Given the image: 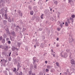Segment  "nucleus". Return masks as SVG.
<instances>
[{"label":"nucleus","mask_w":75,"mask_h":75,"mask_svg":"<svg viewBox=\"0 0 75 75\" xmlns=\"http://www.w3.org/2000/svg\"><path fill=\"white\" fill-rule=\"evenodd\" d=\"M6 33L8 34H10V32L9 31V30L8 29H7V30H6Z\"/></svg>","instance_id":"nucleus-12"},{"label":"nucleus","mask_w":75,"mask_h":75,"mask_svg":"<svg viewBox=\"0 0 75 75\" xmlns=\"http://www.w3.org/2000/svg\"><path fill=\"white\" fill-rule=\"evenodd\" d=\"M58 14H59V15H58L57 17L58 18H59V13H58Z\"/></svg>","instance_id":"nucleus-49"},{"label":"nucleus","mask_w":75,"mask_h":75,"mask_svg":"<svg viewBox=\"0 0 75 75\" xmlns=\"http://www.w3.org/2000/svg\"><path fill=\"white\" fill-rule=\"evenodd\" d=\"M56 64L57 67H59V63H58V62H56Z\"/></svg>","instance_id":"nucleus-24"},{"label":"nucleus","mask_w":75,"mask_h":75,"mask_svg":"<svg viewBox=\"0 0 75 75\" xmlns=\"http://www.w3.org/2000/svg\"><path fill=\"white\" fill-rule=\"evenodd\" d=\"M69 20L71 21V23H74V19L71 17H70L69 18Z\"/></svg>","instance_id":"nucleus-6"},{"label":"nucleus","mask_w":75,"mask_h":75,"mask_svg":"<svg viewBox=\"0 0 75 75\" xmlns=\"http://www.w3.org/2000/svg\"><path fill=\"white\" fill-rule=\"evenodd\" d=\"M71 17L72 18H75V15H73L71 16Z\"/></svg>","instance_id":"nucleus-34"},{"label":"nucleus","mask_w":75,"mask_h":75,"mask_svg":"<svg viewBox=\"0 0 75 75\" xmlns=\"http://www.w3.org/2000/svg\"><path fill=\"white\" fill-rule=\"evenodd\" d=\"M0 48L3 50H4V47L2 45H0Z\"/></svg>","instance_id":"nucleus-20"},{"label":"nucleus","mask_w":75,"mask_h":75,"mask_svg":"<svg viewBox=\"0 0 75 75\" xmlns=\"http://www.w3.org/2000/svg\"><path fill=\"white\" fill-rule=\"evenodd\" d=\"M49 70H48V69H46V72H49Z\"/></svg>","instance_id":"nucleus-35"},{"label":"nucleus","mask_w":75,"mask_h":75,"mask_svg":"<svg viewBox=\"0 0 75 75\" xmlns=\"http://www.w3.org/2000/svg\"><path fill=\"white\" fill-rule=\"evenodd\" d=\"M10 40L12 41H14V37H11L10 36Z\"/></svg>","instance_id":"nucleus-5"},{"label":"nucleus","mask_w":75,"mask_h":75,"mask_svg":"<svg viewBox=\"0 0 75 75\" xmlns=\"http://www.w3.org/2000/svg\"><path fill=\"white\" fill-rule=\"evenodd\" d=\"M16 68H14L13 70V72H16Z\"/></svg>","instance_id":"nucleus-33"},{"label":"nucleus","mask_w":75,"mask_h":75,"mask_svg":"<svg viewBox=\"0 0 75 75\" xmlns=\"http://www.w3.org/2000/svg\"><path fill=\"white\" fill-rule=\"evenodd\" d=\"M54 3L56 4V5H57V4L58 3V1H56L54 2Z\"/></svg>","instance_id":"nucleus-29"},{"label":"nucleus","mask_w":75,"mask_h":75,"mask_svg":"<svg viewBox=\"0 0 75 75\" xmlns=\"http://www.w3.org/2000/svg\"><path fill=\"white\" fill-rule=\"evenodd\" d=\"M9 74L10 75H13V73L10 72V71H9Z\"/></svg>","instance_id":"nucleus-36"},{"label":"nucleus","mask_w":75,"mask_h":75,"mask_svg":"<svg viewBox=\"0 0 75 75\" xmlns=\"http://www.w3.org/2000/svg\"><path fill=\"white\" fill-rule=\"evenodd\" d=\"M69 1V3H70L71 4V3L73 2V1L72 0H68Z\"/></svg>","instance_id":"nucleus-21"},{"label":"nucleus","mask_w":75,"mask_h":75,"mask_svg":"<svg viewBox=\"0 0 75 75\" xmlns=\"http://www.w3.org/2000/svg\"><path fill=\"white\" fill-rule=\"evenodd\" d=\"M51 52H53V50H52V49L51 50Z\"/></svg>","instance_id":"nucleus-59"},{"label":"nucleus","mask_w":75,"mask_h":75,"mask_svg":"<svg viewBox=\"0 0 75 75\" xmlns=\"http://www.w3.org/2000/svg\"><path fill=\"white\" fill-rule=\"evenodd\" d=\"M67 21V23L68 24H70V23H71V21H69V19H68Z\"/></svg>","instance_id":"nucleus-25"},{"label":"nucleus","mask_w":75,"mask_h":75,"mask_svg":"<svg viewBox=\"0 0 75 75\" xmlns=\"http://www.w3.org/2000/svg\"><path fill=\"white\" fill-rule=\"evenodd\" d=\"M30 15H33L34 14V11H31L30 12Z\"/></svg>","instance_id":"nucleus-16"},{"label":"nucleus","mask_w":75,"mask_h":75,"mask_svg":"<svg viewBox=\"0 0 75 75\" xmlns=\"http://www.w3.org/2000/svg\"><path fill=\"white\" fill-rule=\"evenodd\" d=\"M4 17L6 20L7 19V14L6 13L4 15Z\"/></svg>","instance_id":"nucleus-13"},{"label":"nucleus","mask_w":75,"mask_h":75,"mask_svg":"<svg viewBox=\"0 0 75 75\" xmlns=\"http://www.w3.org/2000/svg\"><path fill=\"white\" fill-rule=\"evenodd\" d=\"M0 5L4 7L5 6V1L4 0H1L0 1Z\"/></svg>","instance_id":"nucleus-1"},{"label":"nucleus","mask_w":75,"mask_h":75,"mask_svg":"<svg viewBox=\"0 0 75 75\" xmlns=\"http://www.w3.org/2000/svg\"><path fill=\"white\" fill-rule=\"evenodd\" d=\"M2 20V18H1V15H0V20Z\"/></svg>","instance_id":"nucleus-47"},{"label":"nucleus","mask_w":75,"mask_h":75,"mask_svg":"<svg viewBox=\"0 0 75 75\" xmlns=\"http://www.w3.org/2000/svg\"><path fill=\"white\" fill-rule=\"evenodd\" d=\"M8 44H11V41H10L9 40L8 41Z\"/></svg>","instance_id":"nucleus-32"},{"label":"nucleus","mask_w":75,"mask_h":75,"mask_svg":"<svg viewBox=\"0 0 75 75\" xmlns=\"http://www.w3.org/2000/svg\"><path fill=\"white\" fill-rule=\"evenodd\" d=\"M70 51V50L69 49H67V50H66V51H67V52H68L69 51Z\"/></svg>","instance_id":"nucleus-46"},{"label":"nucleus","mask_w":75,"mask_h":75,"mask_svg":"<svg viewBox=\"0 0 75 75\" xmlns=\"http://www.w3.org/2000/svg\"><path fill=\"white\" fill-rule=\"evenodd\" d=\"M12 21H13V20H14V19L13 18H12Z\"/></svg>","instance_id":"nucleus-56"},{"label":"nucleus","mask_w":75,"mask_h":75,"mask_svg":"<svg viewBox=\"0 0 75 75\" xmlns=\"http://www.w3.org/2000/svg\"><path fill=\"white\" fill-rule=\"evenodd\" d=\"M30 3H32V1H30Z\"/></svg>","instance_id":"nucleus-63"},{"label":"nucleus","mask_w":75,"mask_h":75,"mask_svg":"<svg viewBox=\"0 0 75 75\" xmlns=\"http://www.w3.org/2000/svg\"><path fill=\"white\" fill-rule=\"evenodd\" d=\"M6 70H7V71H8V69L7 68H6Z\"/></svg>","instance_id":"nucleus-58"},{"label":"nucleus","mask_w":75,"mask_h":75,"mask_svg":"<svg viewBox=\"0 0 75 75\" xmlns=\"http://www.w3.org/2000/svg\"><path fill=\"white\" fill-rule=\"evenodd\" d=\"M63 54H64V52H62L60 54V56L61 57H64Z\"/></svg>","instance_id":"nucleus-17"},{"label":"nucleus","mask_w":75,"mask_h":75,"mask_svg":"<svg viewBox=\"0 0 75 75\" xmlns=\"http://www.w3.org/2000/svg\"><path fill=\"white\" fill-rule=\"evenodd\" d=\"M69 69H67V72H69Z\"/></svg>","instance_id":"nucleus-44"},{"label":"nucleus","mask_w":75,"mask_h":75,"mask_svg":"<svg viewBox=\"0 0 75 75\" xmlns=\"http://www.w3.org/2000/svg\"><path fill=\"white\" fill-rule=\"evenodd\" d=\"M43 17H44V14H42L40 16V18L41 19H43Z\"/></svg>","instance_id":"nucleus-19"},{"label":"nucleus","mask_w":75,"mask_h":75,"mask_svg":"<svg viewBox=\"0 0 75 75\" xmlns=\"http://www.w3.org/2000/svg\"><path fill=\"white\" fill-rule=\"evenodd\" d=\"M3 39V37L1 36L0 37V40H1Z\"/></svg>","instance_id":"nucleus-38"},{"label":"nucleus","mask_w":75,"mask_h":75,"mask_svg":"<svg viewBox=\"0 0 75 75\" xmlns=\"http://www.w3.org/2000/svg\"><path fill=\"white\" fill-rule=\"evenodd\" d=\"M11 58L9 59V61H11Z\"/></svg>","instance_id":"nucleus-57"},{"label":"nucleus","mask_w":75,"mask_h":75,"mask_svg":"<svg viewBox=\"0 0 75 75\" xmlns=\"http://www.w3.org/2000/svg\"><path fill=\"white\" fill-rule=\"evenodd\" d=\"M32 75H35V73H32Z\"/></svg>","instance_id":"nucleus-41"},{"label":"nucleus","mask_w":75,"mask_h":75,"mask_svg":"<svg viewBox=\"0 0 75 75\" xmlns=\"http://www.w3.org/2000/svg\"><path fill=\"white\" fill-rule=\"evenodd\" d=\"M69 25H68V23L67 22H65V26L66 27H68Z\"/></svg>","instance_id":"nucleus-15"},{"label":"nucleus","mask_w":75,"mask_h":75,"mask_svg":"<svg viewBox=\"0 0 75 75\" xmlns=\"http://www.w3.org/2000/svg\"><path fill=\"white\" fill-rule=\"evenodd\" d=\"M11 34H12L13 36H15V35H16L15 34V32H14V31L11 32Z\"/></svg>","instance_id":"nucleus-11"},{"label":"nucleus","mask_w":75,"mask_h":75,"mask_svg":"<svg viewBox=\"0 0 75 75\" xmlns=\"http://www.w3.org/2000/svg\"><path fill=\"white\" fill-rule=\"evenodd\" d=\"M4 13V9H2L0 10V14H2V13Z\"/></svg>","instance_id":"nucleus-4"},{"label":"nucleus","mask_w":75,"mask_h":75,"mask_svg":"<svg viewBox=\"0 0 75 75\" xmlns=\"http://www.w3.org/2000/svg\"><path fill=\"white\" fill-rule=\"evenodd\" d=\"M33 64L34 65V68L35 69H37V64L35 63H33Z\"/></svg>","instance_id":"nucleus-10"},{"label":"nucleus","mask_w":75,"mask_h":75,"mask_svg":"<svg viewBox=\"0 0 75 75\" xmlns=\"http://www.w3.org/2000/svg\"><path fill=\"white\" fill-rule=\"evenodd\" d=\"M56 40L57 41H58L59 40V38H57Z\"/></svg>","instance_id":"nucleus-55"},{"label":"nucleus","mask_w":75,"mask_h":75,"mask_svg":"<svg viewBox=\"0 0 75 75\" xmlns=\"http://www.w3.org/2000/svg\"><path fill=\"white\" fill-rule=\"evenodd\" d=\"M45 64H47V63H48V62H47V61H46L45 62Z\"/></svg>","instance_id":"nucleus-50"},{"label":"nucleus","mask_w":75,"mask_h":75,"mask_svg":"<svg viewBox=\"0 0 75 75\" xmlns=\"http://www.w3.org/2000/svg\"><path fill=\"white\" fill-rule=\"evenodd\" d=\"M71 64L73 65L75 64V61H74V60L72 59L71 60Z\"/></svg>","instance_id":"nucleus-7"},{"label":"nucleus","mask_w":75,"mask_h":75,"mask_svg":"<svg viewBox=\"0 0 75 75\" xmlns=\"http://www.w3.org/2000/svg\"><path fill=\"white\" fill-rule=\"evenodd\" d=\"M17 66V71H18L19 70V69L20 68V66Z\"/></svg>","instance_id":"nucleus-27"},{"label":"nucleus","mask_w":75,"mask_h":75,"mask_svg":"<svg viewBox=\"0 0 75 75\" xmlns=\"http://www.w3.org/2000/svg\"><path fill=\"white\" fill-rule=\"evenodd\" d=\"M72 41H74V39H72Z\"/></svg>","instance_id":"nucleus-64"},{"label":"nucleus","mask_w":75,"mask_h":75,"mask_svg":"<svg viewBox=\"0 0 75 75\" xmlns=\"http://www.w3.org/2000/svg\"><path fill=\"white\" fill-rule=\"evenodd\" d=\"M8 21L10 22V23H11V20L10 19V18H9L8 20Z\"/></svg>","instance_id":"nucleus-30"},{"label":"nucleus","mask_w":75,"mask_h":75,"mask_svg":"<svg viewBox=\"0 0 75 75\" xmlns=\"http://www.w3.org/2000/svg\"><path fill=\"white\" fill-rule=\"evenodd\" d=\"M29 8L30 10H31V7H29Z\"/></svg>","instance_id":"nucleus-51"},{"label":"nucleus","mask_w":75,"mask_h":75,"mask_svg":"<svg viewBox=\"0 0 75 75\" xmlns=\"http://www.w3.org/2000/svg\"><path fill=\"white\" fill-rule=\"evenodd\" d=\"M52 55H53V56L54 57H55V54H54L53 53H52Z\"/></svg>","instance_id":"nucleus-43"},{"label":"nucleus","mask_w":75,"mask_h":75,"mask_svg":"<svg viewBox=\"0 0 75 75\" xmlns=\"http://www.w3.org/2000/svg\"><path fill=\"white\" fill-rule=\"evenodd\" d=\"M11 50L12 51H15V50H16V47H12Z\"/></svg>","instance_id":"nucleus-14"},{"label":"nucleus","mask_w":75,"mask_h":75,"mask_svg":"<svg viewBox=\"0 0 75 75\" xmlns=\"http://www.w3.org/2000/svg\"><path fill=\"white\" fill-rule=\"evenodd\" d=\"M19 75H22V72H21L19 74Z\"/></svg>","instance_id":"nucleus-53"},{"label":"nucleus","mask_w":75,"mask_h":75,"mask_svg":"<svg viewBox=\"0 0 75 75\" xmlns=\"http://www.w3.org/2000/svg\"><path fill=\"white\" fill-rule=\"evenodd\" d=\"M5 13H7V8H6L4 10Z\"/></svg>","instance_id":"nucleus-28"},{"label":"nucleus","mask_w":75,"mask_h":75,"mask_svg":"<svg viewBox=\"0 0 75 75\" xmlns=\"http://www.w3.org/2000/svg\"><path fill=\"white\" fill-rule=\"evenodd\" d=\"M68 57V54L66 53H64V58H67Z\"/></svg>","instance_id":"nucleus-9"},{"label":"nucleus","mask_w":75,"mask_h":75,"mask_svg":"<svg viewBox=\"0 0 75 75\" xmlns=\"http://www.w3.org/2000/svg\"><path fill=\"white\" fill-rule=\"evenodd\" d=\"M2 43L3 44H4L5 43V40L4 39H3L2 41Z\"/></svg>","instance_id":"nucleus-23"},{"label":"nucleus","mask_w":75,"mask_h":75,"mask_svg":"<svg viewBox=\"0 0 75 75\" xmlns=\"http://www.w3.org/2000/svg\"><path fill=\"white\" fill-rule=\"evenodd\" d=\"M4 49L5 50V51H8V47L7 46H6L4 47Z\"/></svg>","instance_id":"nucleus-8"},{"label":"nucleus","mask_w":75,"mask_h":75,"mask_svg":"<svg viewBox=\"0 0 75 75\" xmlns=\"http://www.w3.org/2000/svg\"><path fill=\"white\" fill-rule=\"evenodd\" d=\"M64 74H65V75H67V73L66 72H64Z\"/></svg>","instance_id":"nucleus-48"},{"label":"nucleus","mask_w":75,"mask_h":75,"mask_svg":"<svg viewBox=\"0 0 75 75\" xmlns=\"http://www.w3.org/2000/svg\"><path fill=\"white\" fill-rule=\"evenodd\" d=\"M41 75H44V74H43L42 73H41Z\"/></svg>","instance_id":"nucleus-61"},{"label":"nucleus","mask_w":75,"mask_h":75,"mask_svg":"<svg viewBox=\"0 0 75 75\" xmlns=\"http://www.w3.org/2000/svg\"><path fill=\"white\" fill-rule=\"evenodd\" d=\"M47 68H48V69H50V68H51V66L50 65H48L47 66Z\"/></svg>","instance_id":"nucleus-22"},{"label":"nucleus","mask_w":75,"mask_h":75,"mask_svg":"<svg viewBox=\"0 0 75 75\" xmlns=\"http://www.w3.org/2000/svg\"><path fill=\"white\" fill-rule=\"evenodd\" d=\"M52 8L50 9V11H52Z\"/></svg>","instance_id":"nucleus-60"},{"label":"nucleus","mask_w":75,"mask_h":75,"mask_svg":"<svg viewBox=\"0 0 75 75\" xmlns=\"http://www.w3.org/2000/svg\"><path fill=\"white\" fill-rule=\"evenodd\" d=\"M18 47H20V45H21V43L20 42L18 43Z\"/></svg>","instance_id":"nucleus-37"},{"label":"nucleus","mask_w":75,"mask_h":75,"mask_svg":"<svg viewBox=\"0 0 75 75\" xmlns=\"http://www.w3.org/2000/svg\"><path fill=\"white\" fill-rule=\"evenodd\" d=\"M57 30H58V31H60V30H61V29L60 28H57Z\"/></svg>","instance_id":"nucleus-45"},{"label":"nucleus","mask_w":75,"mask_h":75,"mask_svg":"<svg viewBox=\"0 0 75 75\" xmlns=\"http://www.w3.org/2000/svg\"><path fill=\"white\" fill-rule=\"evenodd\" d=\"M15 50H18V49H17V48H15Z\"/></svg>","instance_id":"nucleus-62"},{"label":"nucleus","mask_w":75,"mask_h":75,"mask_svg":"<svg viewBox=\"0 0 75 75\" xmlns=\"http://www.w3.org/2000/svg\"><path fill=\"white\" fill-rule=\"evenodd\" d=\"M33 64L35 63V62L37 61V58L36 57H34L33 58Z\"/></svg>","instance_id":"nucleus-3"},{"label":"nucleus","mask_w":75,"mask_h":75,"mask_svg":"<svg viewBox=\"0 0 75 75\" xmlns=\"http://www.w3.org/2000/svg\"><path fill=\"white\" fill-rule=\"evenodd\" d=\"M3 23L4 24H6L7 23V21H4Z\"/></svg>","instance_id":"nucleus-31"},{"label":"nucleus","mask_w":75,"mask_h":75,"mask_svg":"<svg viewBox=\"0 0 75 75\" xmlns=\"http://www.w3.org/2000/svg\"><path fill=\"white\" fill-rule=\"evenodd\" d=\"M59 44H58V43H57L56 45V47H59Z\"/></svg>","instance_id":"nucleus-42"},{"label":"nucleus","mask_w":75,"mask_h":75,"mask_svg":"<svg viewBox=\"0 0 75 75\" xmlns=\"http://www.w3.org/2000/svg\"><path fill=\"white\" fill-rule=\"evenodd\" d=\"M60 26L61 28H62V26H63V25H62V24H60Z\"/></svg>","instance_id":"nucleus-39"},{"label":"nucleus","mask_w":75,"mask_h":75,"mask_svg":"<svg viewBox=\"0 0 75 75\" xmlns=\"http://www.w3.org/2000/svg\"><path fill=\"white\" fill-rule=\"evenodd\" d=\"M16 55H18V53H17V52H16Z\"/></svg>","instance_id":"nucleus-54"},{"label":"nucleus","mask_w":75,"mask_h":75,"mask_svg":"<svg viewBox=\"0 0 75 75\" xmlns=\"http://www.w3.org/2000/svg\"><path fill=\"white\" fill-rule=\"evenodd\" d=\"M28 73L30 75H31V74H32V71H29Z\"/></svg>","instance_id":"nucleus-26"},{"label":"nucleus","mask_w":75,"mask_h":75,"mask_svg":"<svg viewBox=\"0 0 75 75\" xmlns=\"http://www.w3.org/2000/svg\"><path fill=\"white\" fill-rule=\"evenodd\" d=\"M10 55H11V52H10L9 54V57H10Z\"/></svg>","instance_id":"nucleus-52"},{"label":"nucleus","mask_w":75,"mask_h":75,"mask_svg":"<svg viewBox=\"0 0 75 75\" xmlns=\"http://www.w3.org/2000/svg\"><path fill=\"white\" fill-rule=\"evenodd\" d=\"M17 66H20V63H18Z\"/></svg>","instance_id":"nucleus-40"},{"label":"nucleus","mask_w":75,"mask_h":75,"mask_svg":"<svg viewBox=\"0 0 75 75\" xmlns=\"http://www.w3.org/2000/svg\"><path fill=\"white\" fill-rule=\"evenodd\" d=\"M18 14L20 16H21V17H22L23 16V14L22 13H21V11L20 10H18Z\"/></svg>","instance_id":"nucleus-2"},{"label":"nucleus","mask_w":75,"mask_h":75,"mask_svg":"<svg viewBox=\"0 0 75 75\" xmlns=\"http://www.w3.org/2000/svg\"><path fill=\"white\" fill-rule=\"evenodd\" d=\"M17 60L18 61H20V57H18L17 58Z\"/></svg>","instance_id":"nucleus-18"}]
</instances>
